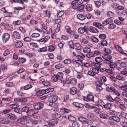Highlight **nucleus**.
Here are the masks:
<instances>
[{"instance_id":"nucleus-57","label":"nucleus","mask_w":127,"mask_h":127,"mask_svg":"<svg viewBox=\"0 0 127 127\" xmlns=\"http://www.w3.org/2000/svg\"><path fill=\"white\" fill-rule=\"evenodd\" d=\"M63 67V65L61 64H59L55 66V67L57 69H59Z\"/></svg>"},{"instance_id":"nucleus-29","label":"nucleus","mask_w":127,"mask_h":127,"mask_svg":"<svg viewBox=\"0 0 127 127\" xmlns=\"http://www.w3.org/2000/svg\"><path fill=\"white\" fill-rule=\"evenodd\" d=\"M77 17L78 19L81 21H83L86 18L85 16L81 14H78L77 15Z\"/></svg>"},{"instance_id":"nucleus-23","label":"nucleus","mask_w":127,"mask_h":127,"mask_svg":"<svg viewBox=\"0 0 127 127\" xmlns=\"http://www.w3.org/2000/svg\"><path fill=\"white\" fill-rule=\"evenodd\" d=\"M73 104L75 106L79 108H83V105L82 104L76 102H74L73 103Z\"/></svg>"},{"instance_id":"nucleus-49","label":"nucleus","mask_w":127,"mask_h":127,"mask_svg":"<svg viewBox=\"0 0 127 127\" xmlns=\"http://www.w3.org/2000/svg\"><path fill=\"white\" fill-rule=\"evenodd\" d=\"M58 79L62 78L63 77V74L61 72H58L56 75Z\"/></svg>"},{"instance_id":"nucleus-32","label":"nucleus","mask_w":127,"mask_h":127,"mask_svg":"<svg viewBox=\"0 0 127 127\" xmlns=\"http://www.w3.org/2000/svg\"><path fill=\"white\" fill-rule=\"evenodd\" d=\"M94 114L91 112H89L87 114V117L90 119H94Z\"/></svg>"},{"instance_id":"nucleus-50","label":"nucleus","mask_w":127,"mask_h":127,"mask_svg":"<svg viewBox=\"0 0 127 127\" xmlns=\"http://www.w3.org/2000/svg\"><path fill=\"white\" fill-rule=\"evenodd\" d=\"M52 116L54 118L58 119L60 118L61 115L58 113H56L53 114Z\"/></svg>"},{"instance_id":"nucleus-2","label":"nucleus","mask_w":127,"mask_h":127,"mask_svg":"<svg viewBox=\"0 0 127 127\" xmlns=\"http://www.w3.org/2000/svg\"><path fill=\"white\" fill-rule=\"evenodd\" d=\"M34 108L36 110L40 109L42 108L43 106V104L40 102H36L33 104Z\"/></svg>"},{"instance_id":"nucleus-24","label":"nucleus","mask_w":127,"mask_h":127,"mask_svg":"<svg viewBox=\"0 0 127 127\" xmlns=\"http://www.w3.org/2000/svg\"><path fill=\"white\" fill-rule=\"evenodd\" d=\"M99 68L98 67L92 68L91 69V71L93 73L98 74L99 73Z\"/></svg>"},{"instance_id":"nucleus-59","label":"nucleus","mask_w":127,"mask_h":127,"mask_svg":"<svg viewBox=\"0 0 127 127\" xmlns=\"http://www.w3.org/2000/svg\"><path fill=\"white\" fill-rule=\"evenodd\" d=\"M95 61L96 62L100 63L103 60L101 57H98L95 58Z\"/></svg>"},{"instance_id":"nucleus-17","label":"nucleus","mask_w":127,"mask_h":127,"mask_svg":"<svg viewBox=\"0 0 127 127\" xmlns=\"http://www.w3.org/2000/svg\"><path fill=\"white\" fill-rule=\"evenodd\" d=\"M76 67V69L78 71L81 72H84L85 70L84 68V67L82 65L79 64Z\"/></svg>"},{"instance_id":"nucleus-20","label":"nucleus","mask_w":127,"mask_h":127,"mask_svg":"<svg viewBox=\"0 0 127 127\" xmlns=\"http://www.w3.org/2000/svg\"><path fill=\"white\" fill-rule=\"evenodd\" d=\"M43 14L44 16V17H47L49 19L50 18V16L51 14L50 12L49 11L46 10L44 11L43 12Z\"/></svg>"},{"instance_id":"nucleus-44","label":"nucleus","mask_w":127,"mask_h":127,"mask_svg":"<svg viewBox=\"0 0 127 127\" xmlns=\"http://www.w3.org/2000/svg\"><path fill=\"white\" fill-rule=\"evenodd\" d=\"M74 1V0L71 3L72 7L73 9H76L78 6V4L75 2H73Z\"/></svg>"},{"instance_id":"nucleus-3","label":"nucleus","mask_w":127,"mask_h":127,"mask_svg":"<svg viewBox=\"0 0 127 127\" xmlns=\"http://www.w3.org/2000/svg\"><path fill=\"white\" fill-rule=\"evenodd\" d=\"M2 41L4 43L8 41L10 38V35L7 33L4 34L2 36Z\"/></svg>"},{"instance_id":"nucleus-14","label":"nucleus","mask_w":127,"mask_h":127,"mask_svg":"<svg viewBox=\"0 0 127 127\" xmlns=\"http://www.w3.org/2000/svg\"><path fill=\"white\" fill-rule=\"evenodd\" d=\"M112 20L111 19L108 18L106 19L103 21L102 23L103 25L104 26L111 23L112 22Z\"/></svg>"},{"instance_id":"nucleus-11","label":"nucleus","mask_w":127,"mask_h":127,"mask_svg":"<svg viewBox=\"0 0 127 127\" xmlns=\"http://www.w3.org/2000/svg\"><path fill=\"white\" fill-rule=\"evenodd\" d=\"M49 38V36L47 35L45 36L44 38H41L39 40H37V41L39 42H43L44 43H45L48 41Z\"/></svg>"},{"instance_id":"nucleus-55","label":"nucleus","mask_w":127,"mask_h":127,"mask_svg":"<svg viewBox=\"0 0 127 127\" xmlns=\"http://www.w3.org/2000/svg\"><path fill=\"white\" fill-rule=\"evenodd\" d=\"M29 109V107L27 106H24L23 107L22 109V111L27 113Z\"/></svg>"},{"instance_id":"nucleus-39","label":"nucleus","mask_w":127,"mask_h":127,"mask_svg":"<svg viewBox=\"0 0 127 127\" xmlns=\"http://www.w3.org/2000/svg\"><path fill=\"white\" fill-rule=\"evenodd\" d=\"M0 122L2 124H7L9 123V121L4 118L0 119Z\"/></svg>"},{"instance_id":"nucleus-31","label":"nucleus","mask_w":127,"mask_h":127,"mask_svg":"<svg viewBox=\"0 0 127 127\" xmlns=\"http://www.w3.org/2000/svg\"><path fill=\"white\" fill-rule=\"evenodd\" d=\"M35 110L33 109H29L27 113V115L30 116H32L35 113Z\"/></svg>"},{"instance_id":"nucleus-1","label":"nucleus","mask_w":127,"mask_h":127,"mask_svg":"<svg viewBox=\"0 0 127 127\" xmlns=\"http://www.w3.org/2000/svg\"><path fill=\"white\" fill-rule=\"evenodd\" d=\"M102 57L104 59V62L106 64H108L112 61V57L110 55L106 54L103 55Z\"/></svg>"},{"instance_id":"nucleus-58","label":"nucleus","mask_w":127,"mask_h":127,"mask_svg":"<svg viewBox=\"0 0 127 127\" xmlns=\"http://www.w3.org/2000/svg\"><path fill=\"white\" fill-rule=\"evenodd\" d=\"M40 34L38 33H32L31 35V36L32 38H36L39 36Z\"/></svg>"},{"instance_id":"nucleus-43","label":"nucleus","mask_w":127,"mask_h":127,"mask_svg":"<svg viewBox=\"0 0 127 127\" xmlns=\"http://www.w3.org/2000/svg\"><path fill=\"white\" fill-rule=\"evenodd\" d=\"M4 16L5 17H11L12 16V13L10 12H8L5 11L3 13Z\"/></svg>"},{"instance_id":"nucleus-12","label":"nucleus","mask_w":127,"mask_h":127,"mask_svg":"<svg viewBox=\"0 0 127 127\" xmlns=\"http://www.w3.org/2000/svg\"><path fill=\"white\" fill-rule=\"evenodd\" d=\"M108 64L110 67L111 68H112L114 70V68L117 66V64L116 63L113 62L112 61Z\"/></svg>"},{"instance_id":"nucleus-22","label":"nucleus","mask_w":127,"mask_h":127,"mask_svg":"<svg viewBox=\"0 0 127 127\" xmlns=\"http://www.w3.org/2000/svg\"><path fill=\"white\" fill-rule=\"evenodd\" d=\"M77 92L76 89L74 87H72L70 89V93L72 95L75 94Z\"/></svg>"},{"instance_id":"nucleus-42","label":"nucleus","mask_w":127,"mask_h":127,"mask_svg":"<svg viewBox=\"0 0 127 127\" xmlns=\"http://www.w3.org/2000/svg\"><path fill=\"white\" fill-rule=\"evenodd\" d=\"M43 84L45 86H48L50 85V82L48 81H44L42 82Z\"/></svg>"},{"instance_id":"nucleus-19","label":"nucleus","mask_w":127,"mask_h":127,"mask_svg":"<svg viewBox=\"0 0 127 127\" xmlns=\"http://www.w3.org/2000/svg\"><path fill=\"white\" fill-rule=\"evenodd\" d=\"M8 118L11 120H15L16 119V117L13 114H8Z\"/></svg>"},{"instance_id":"nucleus-63","label":"nucleus","mask_w":127,"mask_h":127,"mask_svg":"<svg viewBox=\"0 0 127 127\" xmlns=\"http://www.w3.org/2000/svg\"><path fill=\"white\" fill-rule=\"evenodd\" d=\"M72 126L73 127H79L80 125L77 122L75 121L73 122Z\"/></svg>"},{"instance_id":"nucleus-46","label":"nucleus","mask_w":127,"mask_h":127,"mask_svg":"<svg viewBox=\"0 0 127 127\" xmlns=\"http://www.w3.org/2000/svg\"><path fill=\"white\" fill-rule=\"evenodd\" d=\"M78 120L82 122H85L86 120L87 119L84 117L82 116H80L78 118Z\"/></svg>"},{"instance_id":"nucleus-37","label":"nucleus","mask_w":127,"mask_h":127,"mask_svg":"<svg viewBox=\"0 0 127 127\" xmlns=\"http://www.w3.org/2000/svg\"><path fill=\"white\" fill-rule=\"evenodd\" d=\"M19 106V105L18 103H14L11 105L10 107L12 109H15L17 108Z\"/></svg>"},{"instance_id":"nucleus-21","label":"nucleus","mask_w":127,"mask_h":127,"mask_svg":"<svg viewBox=\"0 0 127 127\" xmlns=\"http://www.w3.org/2000/svg\"><path fill=\"white\" fill-rule=\"evenodd\" d=\"M91 108L93 109L94 112L98 114L100 113V110L99 108L93 106H92Z\"/></svg>"},{"instance_id":"nucleus-45","label":"nucleus","mask_w":127,"mask_h":127,"mask_svg":"<svg viewBox=\"0 0 127 127\" xmlns=\"http://www.w3.org/2000/svg\"><path fill=\"white\" fill-rule=\"evenodd\" d=\"M86 56L88 58H90L95 56V55L93 52L90 51L88 53L86 54Z\"/></svg>"},{"instance_id":"nucleus-40","label":"nucleus","mask_w":127,"mask_h":127,"mask_svg":"<svg viewBox=\"0 0 127 127\" xmlns=\"http://www.w3.org/2000/svg\"><path fill=\"white\" fill-rule=\"evenodd\" d=\"M106 89L108 91L110 92H113L114 90H115V88L113 87L112 86H110V87H107Z\"/></svg>"},{"instance_id":"nucleus-25","label":"nucleus","mask_w":127,"mask_h":127,"mask_svg":"<svg viewBox=\"0 0 127 127\" xmlns=\"http://www.w3.org/2000/svg\"><path fill=\"white\" fill-rule=\"evenodd\" d=\"M23 45V44L22 42L20 41L16 42L15 44V46L16 48H19L22 47Z\"/></svg>"},{"instance_id":"nucleus-48","label":"nucleus","mask_w":127,"mask_h":127,"mask_svg":"<svg viewBox=\"0 0 127 127\" xmlns=\"http://www.w3.org/2000/svg\"><path fill=\"white\" fill-rule=\"evenodd\" d=\"M83 51L84 53H88L91 51V49L88 47H85L83 49Z\"/></svg>"},{"instance_id":"nucleus-5","label":"nucleus","mask_w":127,"mask_h":127,"mask_svg":"<svg viewBox=\"0 0 127 127\" xmlns=\"http://www.w3.org/2000/svg\"><path fill=\"white\" fill-rule=\"evenodd\" d=\"M93 25L98 28L100 30H103L104 27L101 24H100L97 22H95L93 24Z\"/></svg>"},{"instance_id":"nucleus-33","label":"nucleus","mask_w":127,"mask_h":127,"mask_svg":"<svg viewBox=\"0 0 127 127\" xmlns=\"http://www.w3.org/2000/svg\"><path fill=\"white\" fill-rule=\"evenodd\" d=\"M5 85L7 87H12L15 86V84L12 82H8L6 83Z\"/></svg>"},{"instance_id":"nucleus-47","label":"nucleus","mask_w":127,"mask_h":127,"mask_svg":"<svg viewBox=\"0 0 127 127\" xmlns=\"http://www.w3.org/2000/svg\"><path fill=\"white\" fill-rule=\"evenodd\" d=\"M64 63L66 64H68L71 63V60L69 59H67L64 60L63 61Z\"/></svg>"},{"instance_id":"nucleus-18","label":"nucleus","mask_w":127,"mask_h":127,"mask_svg":"<svg viewBox=\"0 0 127 127\" xmlns=\"http://www.w3.org/2000/svg\"><path fill=\"white\" fill-rule=\"evenodd\" d=\"M58 97L57 95H52L49 97V100L50 101L53 102L56 101L58 99Z\"/></svg>"},{"instance_id":"nucleus-38","label":"nucleus","mask_w":127,"mask_h":127,"mask_svg":"<svg viewBox=\"0 0 127 127\" xmlns=\"http://www.w3.org/2000/svg\"><path fill=\"white\" fill-rule=\"evenodd\" d=\"M118 4V3L115 2H113L111 4L110 6L113 8L117 9Z\"/></svg>"},{"instance_id":"nucleus-60","label":"nucleus","mask_w":127,"mask_h":127,"mask_svg":"<svg viewBox=\"0 0 127 127\" xmlns=\"http://www.w3.org/2000/svg\"><path fill=\"white\" fill-rule=\"evenodd\" d=\"M17 29L18 30L23 33L25 32L26 31L25 29L22 27H19Z\"/></svg>"},{"instance_id":"nucleus-64","label":"nucleus","mask_w":127,"mask_h":127,"mask_svg":"<svg viewBox=\"0 0 127 127\" xmlns=\"http://www.w3.org/2000/svg\"><path fill=\"white\" fill-rule=\"evenodd\" d=\"M121 73L123 75H127V67L121 71Z\"/></svg>"},{"instance_id":"nucleus-15","label":"nucleus","mask_w":127,"mask_h":127,"mask_svg":"<svg viewBox=\"0 0 127 127\" xmlns=\"http://www.w3.org/2000/svg\"><path fill=\"white\" fill-rule=\"evenodd\" d=\"M109 119L110 120L113 121L117 122H119L120 121V118L117 116H110L109 118Z\"/></svg>"},{"instance_id":"nucleus-8","label":"nucleus","mask_w":127,"mask_h":127,"mask_svg":"<svg viewBox=\"0 0 127 127\" xmlns=\"http://www.w3.org/2000/svg\"><path fill=\"white\" fill-rule=\"evenodd\" d=\"M95 102L97 103L98 104L102 107L103 106L104 104V103L102 100H99L97 97L95 98Z\"/></svg>"},{"instance_id":"nucleus-7","label":"nucleus","mask_w":127,"mask_h":127,"mask_svg":"<svg viewBox=\"0 0 127 127\" xmlns=\"http://www.w3.org/2000/svg\"><path fill=\"white\" fill-rule=\"evenodd\" d=\"M115 47L117 50L120 52V53L125 56H127V54L124 52L122 48L119 45H116L115 46Z\"/></svg>"},{"instance_id":"nucleus-16","label":"nucleus","mask_w":127,"mask_h":127,"mask_svg":"<svg viewBox=\"0 0 127 127\" xmlns=\"http://www.w3.org/2000/svg\"><path fill=\"white\" fill-rule=\"evenodd\" d=\"M85 9L88 11H91L93 9L92 5L90 4H88L86 5Z\"/></svg>"},{"instance_id":"nucleus-41","label":"nucleus","mask_w":127,"mask_h":127,"mask_svg":"<svg viewBox=\"0 0 127 127\" xmlns=\"http://www.w3.org/2000/svg\"><path fill=\"white\" fill-rule=\"evenodd\" d=\"M20 123L23 124H25L27 122V120L26 117L21 118L20 120Z\"/></svg>"},{"instance_id":"nucleus-26","label":"nucleus","mask_w":127,"mask_h":127,"mask_svg":"<svg viewBox=\"0 0 127 127\" xmlns=\"http://www.w3.org/2000/svg\"><path fill=\"white\" fill-rule=\"evenodd\" d=\"M45 93L44 90L38 91L36 92V96H41Z\"/></svg>"},{"instance_id":"nucleus-52","label":"nucleus","mask_w":127,"mask_h":127,"mask_svg":"<svg viewBox=\"0 0 127 127\" xmlns=\"http://www.w3.org/2000/svg\"><path fill=\"white\" fill-rule=\"evenodd\" d=\"M116 27V25L114 23L111 24L109 26L108 28L110 29H115Z\"/></svg>"},{"instance_id":"nucleus-36","label":"nucleus","mask_w":127,"mask_h":127,"mask_svg":"<svg viewBox=\"0 0 127 127\" xmlns=\"http://www.w3.org/2000/svg\"><path fill=\"white\" fill-rule=\"evenodd\" d=\"M84 5H82L79 6H78L76 9L80 12H83L84 10Z\"/></svg>"},{"instance_id":"nucleus-51","label":"nucleus","mask_w":127,"mask_h":127,"mask_svg":"<svg viewBox=\"0 0 127 127\" xmlns=\"http://www.w3.org/2000/svg\"><path fill=\"white\" fill-rule=\"evenodd\" d=\"M120 67L123 68L126 67L127 66V62H122L120 64Z\"/></svg>"},{"instance_id":"nucleus-62","label":"nucleus","mask_w":127,"mask_h":127,"mask_svg":"<svg viewBox=\"0 0 127 127\" xmlns=\"http://www.w3.org/2000/svg\"><path fill=\"white\" fill-rule=\"evenodd\" d=\"M64 14L63 11H58L57 13V16L59 18L62 17Z\"/></svg>"},{"instance_id":"nucleus-35","label":"nucleus","mask_w":127,"mask_h":127,"mask_svg":"<svg viewBox=\"0 0 127 127\" xmlns=\"http://www.w3.org/2000/svg\"><path fill=\"white\" fill-rule=\"evenodd\" d=\"M38 51L40 52H46L47 51V47L45 46V47H42L38 49Z\"/></svg>"},{"instance_id":"nucleus-28","label":"nucleus","mask_w":127,"mask_h":127,"mask_svg":"<svg viewBox=\"0 0 127 127\" xmlns=\"http://www.w3.org/2000/svg\"><path fill=\"white\" fill-rule=\"evenodd\" d=\"M13 35L14 38L17 39H20L21 36L19 32L16 31H15L13 32Z\"/></svg>"},{"instance_id":"nucleus-61","label":"nucleus","mask_w":127,"mask_h":127,"mask_svg":"<svg viewBox=\"0 0 127 127\" xmlns=\"http://www.w3.org/2000/svg\"><path fill=\"white\" fill-rule=\"evenodd\" d=\"M114 14L113 12L110 11H108L107 13V15L109 17H111Z\"/></svg>"},{"instance_id":"nucleus-13","label":"nucleus","mask_w":127,"mask_h":127,"mask_svg":"<svg viewBox=\"0 0 127 127\" xmlns=\"http://www.w3.org/2000/svg\"><path fill=\"white\" fill-rule=\"evenodd\" d=\"M78 31L79 33L81 34L85 32H87V29L85 27H80L78 29Z\"/></svg>"},{"instance_id":"nucleus-4","label":"nucleus","mask_w":127,"mask_h":127,"mask_svg":"<svg viewBox=\"0 0 127 127\" xmlns=\"http://www.w3.org/2000/svg\"><path fill=\"white\" fill-rule=\"evenodd\" d=\"M84 99L85 100L87 101H91L95 102V98H94V97L93 95H87L85 98H84Z\"/></svg>"},{"instance_id":"nucleus-53","label":"nucleus","mask_w":127,"mask_h":127,"mask_svg":"<svg viewBox=\"0 0 127 127\" xmlns=\"http://www.w3.org/2000/svg\"><path fill=\"white\" fill-rule=\"evenodd\" d=\"M75 46L76 47V49L77 50H80L81 49V47L80 45L77 43H75L74 44Z\"/></svg>"},{"instance_id":"nucleus-9","label":"nucleus","mask_w":127,"mask_h":127,"mask_svg":"<svg viewBox=\"0 0 127 127\" xmlns=\"http://www.w3.org/2000/svg\"><path fill=\"white\" fill-rule=\"evenodd\" d=\"M87 29L89 31L92 32L96 33L98 32V31L97 29L92 26L88 27V28Z\"/></svg>"},{"instance_id":"nucleus-34","label":"nucleus","mask_w":127,"mask_h":127,"mask_svg":"<svg viewBox=\"0 0 127 127\" xmlns=\"http://www.w3.org/2000/svg\"><path fill=\"white\" fill-rule=\"evenodd\" d=\"M66 31L67 33L72 34V32L70 27L69 26H66L65 27Z\"/></svg>"},{"instance_id":"nucleus-6","label":"nucleus","mask_w":127,"mask_h":127,"mask_svg":"<svg viewBox=\"0 0 127 127\" xmlns=\"http://www.w3.org/2000/svg\"><path fill=\"white\" fill-rule=\"evenodd\" d=\"M79 52L78 54H79V55L76 56V58L78 59V61H79L81 62L83 61V58L85 57V56L82 53H81L80 51H79Z\"/></svg>"},{"instance_id":"nucleus-54","label":"nucleus","mask_w":127,"mask_h":127,"mask_svg":"<svg viewBox=\"0 0 127 127\" xmlns=\"http://www.w3.org/2000/svg\"><path fill=\"white\" fill-rule=\"evenodd\" d=\"M105 71L109 73L112 74L114 70L110 67L109 68L105 69Z\"/></svg>"},{"instance_id":"nucleus-30","label":"nucleus","mask_w":127,"mask_h":127,"mask_svg":"<svg viewBox=\"0 0 127 127\" xmlns=\"http://www.w3.org/2000/svg\"><path fill=\"white\" fill-rule=\"evenodd\" d=\"M112 104L109 103H107L106 104H104V108H105L110 109L112 108Z\"/></svg>"},{"instance_id":"nucleus-56","label":"nucleus","mask_w":127,"mask_h":127,"mask_svg":"<svg viewBox=\"0 0 127 127\" xmlns=\"http://www.w3.org/2000/svg\"><path fill=\"white\" fill-rule=\"evenodd\" d=\"M26 59L25 58H19L18 59V61L20 63H23L26 62Z\"/></svg>"},{"instance_id":"nucleus-27","label":"nucleus","mask_w":127,"mask_h":127,"mask_svg":"<svg viewBox=\"0 0 127 127\" xmlns=\"http://www.w3.org/2000/svg\"><path fill=\"white\" fill-rule=\"evenodd\" d=\"M100 117L102 119H107L108 118V116L107 114L104 113H101L99 115Z\"/></svg>"},{"instance_id":"nucleus-10","label":"nucleus","mask_w":127,"mask_h":127,"mask_svg":"<svg viewBox=\"0 0 127 127\" xmlns=\"http://www.w3.org/2000/svg\"><path fill=\"white\" fill-rule=\"evenodd\" d=\"M32 85L30 84H29L25 86H23L21 87L20 88V89L22 91L24 90H27L32 88Z\"/></svg>"}]
</instances>
